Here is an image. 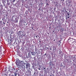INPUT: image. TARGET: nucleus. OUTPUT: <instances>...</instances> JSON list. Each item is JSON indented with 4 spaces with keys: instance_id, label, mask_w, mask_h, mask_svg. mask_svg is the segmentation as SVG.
<instances>
[{
    "instance_id": "9",
    "label": "nucleus",
    "mask_w": 76,
    "mask_h": 76,
    "mask_svg": "<svg viewBox=\"0 0 76 76\" xmlns=\"http://www.w3.org/2000/svg\"><path fill=\"white\" fill-rule=\"evenodd\" d=\"M49 5V4L48 3H46V6Z\"/></svg>"
},
{
    "instance_id": "21",
    "label": "nucleus",
    "mask_w": 76,
    "mask_h": 76,
    "mask_svg": "<svg viewBox=\"0 0 76 76\" xmlns=\"http://www.w3.org/2000/svg\"><path fill=\"white\" fill-rule=\"evenodd\" d=\"M36 38H37V36H36Z\"/></svg>"
},
{
    "instance_id": "17",
    "label": "nucleus",
    "mask_w": 76,
    "mask_h": 76,
    "mask_svg": "<svg viewBox=\"0 0 76 76\" xmlns=\"http://www.w3.org/2000/svg\"><path fill=\"white\" fill-rule=\"evenodd\" d=\"M44 71H45V72H46V71L45 70H44Z\"/></svg>"
},
{
    "instance_id": "14",
    "label": "nucleus",
    "mask_w": 76,
    "mask_h": 76,
    "mask_svg": "<svg viewBox=\"0 0 76 76\" xmlns=\"http://www.w3.org/2000/svg\"><path fill=\"white\" fill-rule=\"evenodd\" d=\"M24 69H25V66H24Z\"/></svg>"
},
{
    "instance_id": "11",
    "label": "nucleus",
    "mask_w": 76,
    "mask_h": 76,
    "mask_svg": "<svg viewBox=\"0 0 76 76\" xmlns=\"http://www.w3.org/2000/svg\"><path fill=\"white\" fill-rule=\"evenodd\" d=\"M69 17H70V16H69L67 18H69Z\"/></svg>"
},
{
    "instance_id": "13",
    "label": "nucleus",
    "mask_w": 76,
    "mask_h": 76,
    "mask_svg": "<svg viewBox=\"0 0 76 76\" xmlns=\"http://www.w3.org/2000/svg\"><path fill=\"white\" fill-rule=\"evenodd\" d=\"M44 70L45 69V67H44Z\"/></svg>"
},
{
    "instance_id": "24",
    "label": "nucleus",
    "mask_w": 76,
    "mask_h": 76,
    "mask_svg": "<svg viewBox=\"0 0 76 76\" xmlns=\"http://www.w3.org/2000/svg\"><path fill=\"white\" fill-rule=\"evenodd\" d=\"M48 48H47V49H48Z\"/></svg>"
},
{
    "instance_id": "10",
    "label": "nucleus",
    "mask_w": 76,
    "mask_h": 76,
    "mask_svg": "<svg viewBox=\"0 0 76 76\" xmlns=\"http://www.w3.org/2000/svg\"><path fill=\"white\" fill-rule=\"evenodd\" d=\"M22 62H23V61H21V62H20V63H21Z\"/></svg>"
},
{
    "instance_id": "23",
    "label": "nucleus",
    "mask_w": 76,
    "mask_h": 76,
    "mask_svg": "<svg viewBox=\"0 0 76 76\" xmlns=\"http://www.w3.org/2000/svg\"><path fill=\"white\" fill-rule=\"evenodd\" d=\"M5 23H4V24Z\"/></svg>"
},
{
    "instance_id": "16",
    "label": "nucleus",
    "mask_w": 76,
    "mask_h": 76,
    "mask_svg": "<svg viewBox=\"0 0 76 76\" xmlns=\"http://www.w3.org/2000/svg\"><path fill=\"white\" fill-rule=\"evenodd\" d=\"M39 70H41V69L40 68L39 69Z\"/></svg>"
},
{
    "instance_id": "3",
    "label": "nucleus",
    "mask_w": 76,
    "mask_h": 76,
    "mask_svg": "<svg viewBox=\"0 0 76 76\" xmlns=\"http://www.w3.org/2000/svg\"><path fill=\"white\" fill-rule=\"evenodd\" d=\"M13 38H12V36H10V39H9V40L10 42H13Z\"/></svg>"
},
{
    "instance_id": "1",
    "label": "nucleus",
    "mask_w": 76,
    "mask_h": 76,
    "mask_svg": "<svg viewBox=\"0 0 76 76\" xmlns=\"http://www.w3.org/2000/svg\"><path fill=\"white\" fill-rule=\"evenodd\" d=\"M30 64L28 63H27L26 64V69L27 70L28 72V73L29 74L31 73V68H30Z\"/></svg>"
},
{
    "instance_id": "8",
    "label": "nucleus",
    "mask_w": 76,
    "mask_h": 76,
    "mask_svg": "<svg viewBox=\"0 0 76 76\" xmlns=\"http://www.w3.org/2000/svg\"><path fill=\"white\" fill-rule=\"evenodd\" d=\"M17 76V73H15V76Z\"/></svg>"
},
{
    "instance_id": "22",
    "label": "nucleus",
    "mask_w": 76,
    "mask_h": 76,
    "mask_svg": "<svg viewBox=\"0 0 76 76\" xmlns=\"http://www.w3.org/2000/svg\"><path fill=\"white\" fill-rule=\"evenodd\" d=\"M50 76H52V75H50Z\"/></svg>"
},
{
    "instance_id": "15",
    "label": "nucleus",
    "mask_w": 76,
    "mask_h": 76,
    "mask_svg": "<svg viewBox=\"0 0 76 76\" xmlns=\"http://www.w3.org/2000/svg\"><path fill=\"white\" fill-rule=\"evenodd\" d=\"M67 18H66V19H67Z\"/></svg>"
},
{
    "instance_id": "6",
    "label": "nucleus",
    "mask_w": 76,
    "mask_h": 76,
    "mask_svg": "<svg viewBox=\"0 0 76 76\" xmlns=\"http://www.w3.org/2000/svg\"><path fill=\"white\" fill-rule=\"evenodd\" d=\"M20 34H21V33H20V31H19L18 32V35H20Z\"/></svg>"
},
{
    "instance_id": "18",
    "label": "nucleus",
    "mask_w": 76,
    "mask_h": 76,
    "mask_svg": "<svg viewBox=\"0 0 76 76\" xmlns=\"http://www.w3.org/2000/svg\"><path fill=\"white\" fill-rule=\"evenodd\" d=\"M45 55H46V53H45Z\"/></svg>"
},
{
    "instance_id": "4",
    "label": "nucleus",
    "mask_w": 76,
    "mask_h": 76,
    "mask_svg": "<svg viewBox=\"0 0 76 76\" xmlns=\"http://www.w3.org/2000/svg\"><path fill=\"white\" fill-rule=\"evenodd\" d=\"M65 14L66 15V17H67V16H69L70 15V14H69V12H67V11H65Z\"/></svg>"
},
{
    "instance_id": "20",
    "label": "nucleus",
    "mask_w": 76,
    "mask_h": 76,
    "mask_svg": "<svg viewBox=\"0 0 76 76\" xmlns=\"http://www.w3.org/2000/svg\"><path fill=\"white\" fill-rule=\"evenodd\" d=\"M32 29H33V27H32Z\"/></svg>"
},
{
    "instance_id": "19",
    "label": "nucleus",
    "mask_w": 76,
    "mask_h": 76,
    "mask_svg": "<svg viewBox=\"0 0 76 76\" xmlns=\"http://www.w3.org/2000/svg\"><path fill=\"white\" fill-rule=\"evenodd\" d=\"M51 50V48L50 49V50Z\"/></svg>"
},
{
    "instance_id": "5",
    "label": "nucleus",
    "mask_w": 76,
    "mask_h": 76,
    "mask_svg": "<svg viewBox=\"0 0 76 76\" xmlns=\"http://www.w3.org/2000/svg\"><path fill=\"white\" fill-rule=\"evenodd\" d=\"M9 76H14V75H13V74H12L10 73L9 75Z\"/></svg>"
},
{
    "instance_id": "2",
    "label": "nucleus",
    "mask_w": 76,
    "mask_h": 76,
    "mask_svg": "<svg viewBox=\"0 0 76 76\" xmlns=\"http://www.w3.org/2000/svg\"><path fill=\"white\" fill-rule=\"evenodd\" d=\"M16 64L17 65V67L19 68L20 67V65H19V61H16Z\"/></svg>"
},
{
    "instance_id": "7",
    "label": "nucleus",
    "mask_w": 76,
    "mask_h": 76,
    "mask_svg": "<svg viewBox=\"0 0 76 76\" xmlns=\"http://www.w3.org/2000/svg\"><path fill=\"white\" fill-rule=\"evenodd\" d=\"M53 49L54 50H56V47H54L53 48Z\"/></svg>"
},
{
    "instance_id": "25",
    "label": "nucleus",
    "mask_w": 76,
    "mask_h": 76,
    "mask_svg": "<svg viewBox=\"0 0 76 76\" xmlns=\"http://www.w3.org/2000/svg\"><path fill=\"white\" fill-rule=\"evenodd\" d=\"M2 20H3V19H2Z\"/></svg>"
},
{
    "instance_id": "12",
    "label": "nucleus",
    "mask_w": 76,
    "mask_h": 76,
    "mask_svg": "<svg viewBox=\"0 0 76 76\" xmlns=\"http://www.w3.org/2000/svg\"><path fill=\"white\" fill-rule=\"evenodd\" d=\"M53 41H56V40L54 39V40H53Z\"/></svg>"
}]
</instances>
